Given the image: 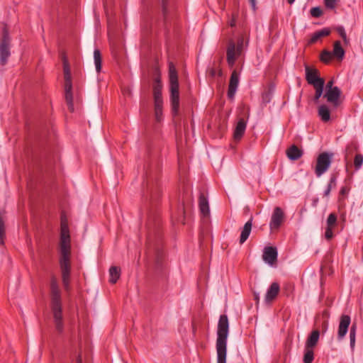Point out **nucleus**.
I'll use <instances>...</instances> for the list:
<instances>
[{"mask_svg": "<svg viewBox=\"0 0 363 363\" xmlns=\"http://www.w3.org/2000/svg\"><path fill=\"white\" fill-rule=\"evenodd\" d=\"M50 308L55 330L61 334L64 331L62 298L59 284L55 277L50 280Z\"/></svg>", "mask_w": 363, "mask_h": 363, "instance_id": "1", "label": "nucleus"}, {"mask_svg": "<svg viewBox=\"0 0 363 363\" xmlns=\"http://www.w3.org/2000/svg\"><path fill=\"white\" fill-rule=\"evenodd\" d=\"M229 323L226 315L220 316L216 340L217 363H226L227 338Z\"/></svg>", "mask_w": 363, "mask_h": 363, "instance_id": "2", "label": "nucleus"}, {"mask_svg": "<svg viewBox=\"0 0 363 363\" xmlns=\"http://www.w3.org/2000/svg\"><path fill=\"white\" fill-rule=\"evenodd\" d=\"M169 78L172 113L174 116H176L179 113V85L177 72L172 62H170L169 65Z\"/></svg>", "mask_w": 363, "mask_h": 363, "instance_id": "3", "label": "nucleus"}, {"mask_svg": "<svg viewBox=\"0 0 363 363\" xmlns=\"http://www.w3.org/2000/svg\"><path fill=\"white\" fill-rule=\"evenodd\" d=\"M247 46L248 40H245L244 35H241L235 43L230 40L226 50V60L229 67H233L237 59L242 55L244 46Z\"/></svg>", "mask_w": 363, "mask_h": 363, "instance_id": "4", "label": "nucleus"}, {"mask_svg": "<svg viewBox=\"0 0 363 363\" xmlns=\"http://www.w3.org/2000/svg\"><path fill=\"white\" fill-rule=\"evenodd\" d=\"M63 64V72L65 77V100L67 104L68 109L74 111L73 96L72 92V85L71 80V72L68 59L65 53H62L61 56Z\"/></svg>", "mask_w": 363, "mask_h": 363, "instance_id": "5", "label": "nucleus"}, {"mask_svg": "<svg viewBox=\"0 0 363 363\" xmlns=\"http://www.w3.org/2000/svg\"><path fill=\"white\" fill-rule=\"evenodd\" d=\"M70 253L71 252H60V267L62 274V281L65 291L70 290Z\"/></svg>", "mask_w": 363, "mask_h": 363, "instance_id": "6", "label": "nucleus"}, {"mask_svg": "<svg viewBox=\"0 0 363 363\" xmlns=\"http://www.w3.org/2000/svg\"><path fill=\"white\" fill-rule=\"evenodd\" d=\"M71 238L67 218L65 215L61 216L60 221V252H71Z\"/></svg>", "mask_w": 363, "mask_h": 363, "instance_id": "7", "label": "nucleus"}, {"mask_svg": "<svg viewBox=\"0 0 363 363\" xmlns=\"http://www.w3.org/2000/svg\"><path fill=\"white\" fill-rule=\"evenodd\" d=\"M11 38L7 28L2 30V36L0 40V65L4 66L7 64L11 56Z\"/></svg>", "mask_w": 363, "mask_h": 363, "instance_id": "8", "label": "nucleus"}, {"mask_svg": "<svg viewBox=\"0 0 363 363\" xmlns=\"http://www.w3.org/2000/svg\"><path fill=\"white\" fill-rule=\"evenodd\" d=\"M333 156V153L327 152H322L318 156L315 168V173L317 177H320L328 171L331 164Z\"/></svg>", "mask_w": 363, "mask_h": 363, "instance_id": "9", "label": "nucleus"}, {"mask_svg": "<svg viewBox=\"0 0 363 363\" xmlns=\"http://www.w3.org/2000/svg\"><path fill=\"white\" fill-rule=\"evenodd\" d=\"M284 220V213L280 207H275L272 213L269 228L272 230H278Z\"/></svg>", "mask_w": 363, "mask_h": 363, "instance_id": "10", "label": "nucleus"}, {"mask_svg": "<svg viewBox=\"0 0 363 363\" xmlns=\"http://www.w3.org/2000/svg\"><path fill=\"white\" fill-rule=\"evenodd\" d=\"M306 79L309 84L316 86L318 84H325V80L318 77V70L311 69L308 66H306Z\"/></svg>", "mask_w": 363, "mask_h": 363, "instance_id": "11", "label": "nucleus"}, {"mask_svg": "<svg viewBox=\"0 0 363 363\" xmlns=\"http://www.w3.org/2000/svg\"><path fill=\"white\" fill-rule=\"evenodd\" d=\"M340 89L337 86H334L333 89L326 90L324 97L326 98L327 101L332 104L334 107H337L340 104Z\"/></svg>", "mask_w": 363, "mask_h": 363, "instance_id": "12", "label": "nucleus"}, {"mask_svg": "<svg viewBox=\"0 0 363 363\" xmlns=\"http://www.w3.org/2000/svg\"><path fill=\"white\" fill-rule=\"evenodd\" d=\"M239 84V73L237 70L234 69L230 75L228 89V97L230 99H233L235 95L238 86Z\"/></svg>", "mask_w": 363, "mask_h": 363, "instance_id": "13", "label": "nucleus"}, {"mask_svg": "<svg viewBox=\"0 0 363 363\" xmlns=\"http://www.w3.org/2000/svg\"><path fill=\"white\" fill-rule=\"evenodd\" d=\"M351 323V318L348 315H342L340 318V323L337 330V338L342 340L346 335L348 328Z\"/></svg>", "mask_w": 363, "mask_h": 363, "instance_id": "14", "label": "nucleus"}, {"mask_svg": "<svg viewBox=\"0 0 363 363\" xmlns=\"http://www.w3.org/2000/svg\"><path fill=\"white\" fill-rule=\"evenodd\" d=\"M277 255L276 247H266L263 251L262 258L266 263L272 265L277 262Z\"/></svg>", "mask_w": 363, "mask_h": 363, "instance_id": "15", "label": "nucleus"}, {"mask_svg": "<svg viewBox=\"0 0 363 363\" xmlns=\"http://www.w3.org/2000/svg\"><path fill=\"white\" fill-rule=\"evenodd\" d=\"M162 85L161 84L159 77L155 79L153 85V97L154 104H163L162 95Z\"/></svg>", "mask_w": 363, "mask_h": 363, "instance_id": "16", "label": "nucleus"}, {"mask_svg": "<svg viewBox=\"0 0 363 363\" xmlns=\"http://www.w3.org/2000/svg\"><path fill=\"white\" fill-rule=\"evenodd\" d=\"M280 287L278 283L273 282L268 289L265 295V302L270 303L276 298L279 294Z\"/></svg>", "mask_w": 363, "mask_h": 363, "instance_id": "17", "label": "nucleus"}, {"mask_svg": "<svg viewBox=\"0 0 363 363\" xmlns=\"http://www.w3.org/2000/svg\"><path fill=\"white\" fill-rule=\"evenodd\" d=\"M199 207L201 213L203 216H207L209 215L210 209L208 205V201L207 197L205 196L203 193H201L199 198Z\"/></svg>", "mask_w": 363, "mask_h": 363, "instance_id": "18", "label": "nucleus"}, {"mask_svg": "<svg viewBox=\"0 0 363 363\" xmlns=\"http://www.w3.org/2000/svg\"><path fill=\"white\" fill-rule=\"evenodd\" d=\"M252 218H251L247 222L245 223V224L244 225V226L241 230V233H240V239H239V242L240 245H242L248 239V238L250 235L251 230H252Z\"/></svg>", "mask_w": 363, "mask_h": 363, "instance_id": "19", "label": "nucleus"}, {"mask_svg": "<svg viewBox=\"0 0 363 363\" xmlns=\"http://www.w3.org/2000/svg\"><path fill=\"white\" fill-rule=\"evenodd\" d=\"M288 158L291 160H297L303 155V150L298 148L296 145L289 147L286 151Z\"/></svg>", "mask_w": 363, "mask_h": 363, "instance_id": "20", "label": "nucleus"}, {"mask_svg": "<svg viewBox=\"0 0 363 363\" xmlns=\"http://www.w3.org/2000/svg\"><path fill=\"white\" fill-rule=\"evenodd\" d=\"M319 337H320L319 330H313L310 333V335L308 336V337L306 340L305 347L314 348L318 342Z\"/></svg>", "mask_w": 363, "mask_h": 363, "instance_id": "21", "label": "nucleus"}, {"mask_svg": "<svg viewBox=\"0 0 363 363\" xmlns=\"http://www.w3.org/2000/svg\"><path fill=\"white\" fill-rule=\"evenodd\" d=\"M246 129V122L243 118H240L234 130V138L236 140H239L243 136Z\"/></svg>", "mask_w": 363, "mask_h": 363, "instance_id": "22", "label": "nucleus"}, {"mask_svg": "<svg viewBox=\"0 0 363 363\" xmlns=\"http://www.w3.org/2000/svg\"><path fill=\"white\" fill-rule=\"evenodd\" d=\"M330 33V30L329 28H323L322 30H318L315 32L311 36V39L308 41L309 44L315 43L319 39L323 37H325L329 35Z\"/></svg>", "mask_w": 363, "mask_h": 363, "instance_id": "23", "label": "nucleus"}, {"mask_svg": "<svg viewBox=\"0 0 363 363\" xmlns=\"http://www.w3.org/2000/svg\"><path fill=\"white\" fill-rule=\"evenodd\" d=\"M331 52L333 57L337 60H342L343 59L345 56V50L339 40H337L334 43L333 50Z\"/></svg>", "mask_w": 363, "mask_h": 363, "instance_id": "24", "label": "nucleus"}, {"mask_svg": "<svg viewBox=\"0 0 363 363\" xmlns=\"http://www.w3.org/2000/svg\"><path fill=\"white\" fill-rule=\"evenodd\" d=\"M318 116L323 122H328L330 119V112L326 105H321L318 108Z\"/></svg>", "mask_w": 363, "mask_h": 363, "instance_id": "25", "label": "nucleus"}, {"mask_svg": "<svg viewBox=\"0 0 363 363\" xmlns=\"http://www.w3.org/2000/svg\"><path fill=\"white\" fill-rule=\"evenodd\" d=\"M110 280L111 284H116L121 276V269L118 267L113 266L109 269Z\"/></svg>", "mask_w": 363, "mask_h": 363, "instance_id": "26", "label": "nucleus"}, {"mask_svg": "<svg viewBox=\"0 0 363 363\" xmlns=\"http://www.w3.org/2000/svg\"><path fill=\"white\" fill-rule=\"evenodd\" d=\"M314 359L313 348L304 347V354L303 358V363H312Z\"/></svg>", "mask_w": 363, "mask_h": 363, "instance_id": "27", "label": "nucleus"}, {"mask_svg": "<svg viewBox=\"0 0 363 363\" xmlns=\"http://www.w3.org/2000/svg\"><path fill=\"white\" fill-rule=\"evenodd\" d=\"M94 59L96 70L97 72H100L101 69L102 58L101 52L98 49H95L94 51Z\"/></svg>", "mask_w": 363, "mask_h": 363, "instance_id": "28", "label": "nucleus"}, {"mask_svg": "<svg viewBox=\"0 0 363 363\" xmlns=\"http://www.w3.org/2000/svg\"><path fill=\"white\" fill-rule=\"evenodd\" d=\"M6 238V225L5 222L1 216H0V245H4Z\"/></svg>", "mask_w": 363, "mask_h": 363, "instance_id": "29", "label": "nucleus"}, {"mask_svg": "<svg viewBox=\"0 0 363 363\" xmlns=\"http://www.w3.org/2000/svg\"><path fill=\"white\" fill-rule=\"evenodd\" d=\"M356 330L357 325L355 323L352 324L350 330V347L353 350L355 345V339H356Z\"/></svg>", "mask_w": 363, "mask_h": 363, "instance_id": "30", "label": "nucleus"}, {"mask_svg": "<svg viewBox=\"0 0 363 363\" xmlns=\"http://www.w3.org/2000/svg\"><path fill=\"white\" fill-rule=\"evenodd\" d=\"M155 105V115L157 122H160L162 118V106L163 104H154Z\"/></svg>", "mask_w": 363, "mask_h": 363, "instance_id": "31", "label": "nucleus"}, {"mask_svg": "<svg viewBox=\"0 0 363 363\" xmlns=\"http://www.w3.org/2000/svg\"><path fill=\"white\" fill-rule=\"evenodd\" d=\"M333 55L332 52L328 50H323L320 54V60L324 63H329Z\"/></svg>", "mask_w": 363, "mask_h": 363, "instance_id": "32", "label": "nucleus"}, {"mask_svg": "<svg viewBox=\"0 0 363 363\" xmlns=\"http://www.w3.org/2000/svg\"><path fill=\"white\" fill-rule=\"evenodd\" d=\"M313 87L315 89L314 101L317 102L323 94L324 84H318L316 86H314Z\"/></svg>", "mask_w": 363, "mask_h": 363, "instance_id": "33", "label": "nucleus"}, {"mask_svg": "<svg viewBox=\"0 0 363 363\" xmlns=\"http://www.w3.org/2000/svg\"><path fill=\"white\" fill-rule=\"evenodd\" d=\"M337 222V216L332 213H330L327 219V227L334 228Z\"/></svg>", "mask_w": 363, "mask_h": 363, "instance_id": "34", "label": "nucleus"}, {"mask_svg": "<svg viewBox=\"0 0 363 363\" xmlns=\"http://www.w3.org/2000/svg\"><path fill=\"white\" fill-rule=\"evenodd\" d=\"M363 163V155L361 154H357L354 160V165L356 169H359Z\"/></svg>", "mask_w": 363, "mask_h": 363, "instance_id": "35", "label": "nucleus"}, {"mask_svg": "<svg viewBox=\"0 0 363 363\" xmlns=\"http://www.w3.org/2000/svg\"><path fill=\"white\" fill-rule=\"evenodd\" d=\"M161 4H162V14H163L164 18L166 19L167 18V16L169 13V10H168L169 0H161Z\"/></svg>", "mask_w": 363, "mask_h": 363, "instance_id": "36", "label": "nucleus"}, {"mask_svg": "<svg viewBox=\"0 0 363 363\" xmlns=\"http://www.w3.org/2000/svg\"><path fill=\"white\" fill-rule=\"evenodd\" d=\"M310 13L314 18H319L322 16L323 11L319 6H316L311 9Z\"/></svg>", "mask_w": 363, "mask_h": 363, "instance_id": "37", "label": "nucleus"}, {"mask_svg": "<svg viewBox=\"0 0 363 363\" xmlns=\"http://www.w3.org/2000/svg\"><path fill=\"white\" fill-rule=\"evenodd\" d=\"M338 0H324L325 6L328 9H335L337 6Z\"/></svg>", "mask_w": 363, "mask_h": 363, "instance_id": "38", "label": "nucleus"}, {"mask_svg": "<svg viewBox=\"0 0 363 363\" xmlns=\"http://www.w3.org/2000/svg\"><path fill=\"white\" fill-rule=\"evenodd\" d=\"M336 30L338 33V34L341 36V38H342L344 42L345 43H347V35H346V32L345 30V28L342 26H338L336 28Z\"/></svg>", "mask_w": 363, "mask_h": 363, "instance_id": "39", "label": "nucleus"}, {"mask_svg": "<svg viewBox=\"0 0 363 363\" xmlns=\"http://www.w3.org/2000/svg\"><path fill=\"white\" fill-rule=\"evenodd\" d=\"M333 228L327 227L325 232V237L327 240H330L333 237Z\"/></svg>", "mask_w": 363, "mask_h": 363, "instance_id": "40", "label": "nucleus"}, {"mask_svg": "<svg viewBox=\"0 0 363 363\" xmlns=\"http://www.w3.org/2000/svg\"><path fill=\"white\" fill-rule=\"evenodd\" d=\"M335 186H336V176L332 175L330 179L329 183L328 184V187H330V189H332L333 188H335Z\"/></svg>", "mask_w": 363, "mask_h": 363, "instance_id": "41", "label": "nucleus"}, {"mask_svg": "<svg viewBox=\"0 0 363 363\" xmlns=\"http://www.w3.org/2000/svg\"><path fill=\"white\" fill-rule=\"evenodd\" d=\"M250 4V6L254 11L257 10V1L256 0H248Z\"/></svg>", "mask_w": 363, "mask_h": 363, "instance_id": "42", "label": "nucleus"}, {"mask_svg": "<svg viewBox=\"0 0 363 363\" xmlns=\"http://www.w3.org/2000/svg\"><path fill=\"white\" fill-rule=\"evenodd\" d=\"M333 82L332 80L328 82L327 84H326V89L327 90L328 89H333L334 86H333Z\"/></svg>", "mask_w": 363, "mask_h": 363, "instance_id": "43", "label": "nucleus"}, {"mask_svg": "<svg viewBox=\"0 0 363 363\" xmlns=\"http://www.w3.org/2000/svg\"><path fill=\"white\" fill-rule=\"evenodd\" d=\"M229 26L230 27H234L235 26V18L233 16L232 19L229 21Z\"/></svg>", "mask_w": 363, "mask_h": 363, "instance_id": "44", "label": "nucleus"}, {"mask_svg": "<svg viewBox=\"0 0 363 363\" xmlns=\"http://www.w3.org/2000/svg\"><path fill=\"white\" fill-rule=\"evenodd\" d=\"M331 190H332V189H330V187H328V186H327V188H326V189L325 190L324 194H324V196H328L330 195V194Z\"/></svg>", "mask_w": 363, "mask_h": 363, "instance_id": "45", "label": "nucleus"}, {"mask_svg": "<svg viewBox=\"0 0 363 363\" xmlns=\"http://www.w3.org/2000/svg\"><path fill=\"white\" fill-rule=\"evenodd\" d=\"M162 253L157 250V262H160V259L162 258Z\"/></svg>", "mask_w": 363, "mask_h": 363, "instance_id": "46", "label": "nucleus"}, {"mask_svg": "<svg viewBox=\"0 0 363 363\" xmlns=\"http://www.w3.org/2000/svg\"><path fill=\"white\" fill-rule=\"evenodd\" d=\"M255 299L256 300L257 303H258L259 300V294L254 293Z\"/></svg>", "mask_w": 363, "mask_h": 363, "instance_id": "47", "label": "nucleus"}, {"mask_svg": "<svg viewBox=\"0 0 363 363\" xmlns=\"http://www.w3.org/2000/svg\"><path fill=\"white\" fill-rule=\"evenodd\" d=\"M340 193L341 194H342V195H343V194H345L346 193V189H345V187H342V189H340Z\"/></svg>", "mask_w": 363, "mask_h": 363, "instance_id": "48", "label": "nucleus"}, {"mask_svg": "<svg viewBox=\"0 0 363 363\" xmlns=\"http://www.w3.org/2000/svg\"><path fill=\"white\" fill-rule=\"evenodd\" d=\"M77 363H82V359H81V357L79 356L77 358Z\"/></svg>", "mask_w": 363, "mask_h": 363, "instance_id": "49", "label": "nucleus"}, {"mask_svg": "<svg viewBox=\"0 0 363 363\" xmlns=\"http://www.w3.org/2000/svg\"><path fill=\"white\" fill-rule=\"evenodd\" d=\"M295 1V0H287V2L289 4H294V2Z\"/></svg>", "mask_w": 363, "mask_h": 363, "instance_id": "50", "label": "nucleus"}]
</instances>
